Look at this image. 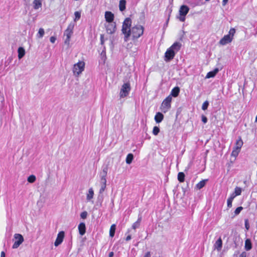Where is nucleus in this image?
<instances>
[{
    "label": "nucleus",
    "instance_id": "obj_23",
    "mask_svg": "<svg viewBox=\"0 0 257 257\" xmlns=\"http://www.w3.org/2000/svg\"><path fill=\"white\" fill-rule=\"evenodd\" d=\"M18 52L19 59L22 58L25 54V50L23 47H19L18 50Z\"/></svg>",
    "mask_w": 257,
    "mask_h": 257
},
{
    "label": "nucleus",
    "instance_id": "obj_38",
    "mask_svg": "<svg viewBox=\"0 0 257 257\" xmlns=\"http://www.w3.org/2000/svg\"><path fill=\"white\" fill-rule=\"evenodd\" d=\"M208 105H209L208 101H205V102H203V103L202 104V109L203 110H205L206 109H207Z\"/></svg>",
    "mask_w": 257,
    "mask_h": 257
},
{
    "label": "nucleus",
    "instance_id": "obj_36",
    "mask_svg": "<svg viewBox=\"0 0 257 257\" xmlns=\"http://www.w3.org/2000/svg\"><path fill=\"white\" fill-rule=\"evenodd\" d=\"M241 193V189L240 188H239V187H236L235 188V191H234V193L236 196H238V195H240Z\"/></svg>",
    "mask_w": 257,
    "mask_h": 257
},
{
    "label": "nucleus",
    "instance_id": "obj_33",
    "mask_svg": "<svg viewBox=\"0 0 257 257\" xmlns=\"http://www.w3.org/2000/svg\"><path fill=\"white\" fill-rule=\"evenodd\" d=\"M45 32L43 28H40L37 34V37L39 38H42L44 35Z\"/></svg>",
    "mask_w": 257,
    "mask_h": 257
},
{
    "label": "nucleus",
    "instance_id": "obj_34",
    "mask_svg": "<svg viewBox=\"0 0 257 257\" xmlns=\"http://www.w3.org/2000/svg\"><path fill=\"white\" fill-rule=\"evenodd\" d=\"M74 15H75V18H74V20L75 22H76L77 21L79 20V19L80 18L81 13H80V12L77 11L74 13Z\"/></svg>",
    "mask_w": 257,
    "mask_h": 257
},
{
    "label": "nucleus",
    "instance_id": "obj_14",
    "mask_svg": "<svg viewBox=\"0 0 257 257\" xmlns=\"http://www.w3.org/2000/svg\"><path fill=\"white\" fill-rule=\"evenodd\" d=\"M105 19L108 23H112L114 20V15L111 12L107 11L105 13Z\"/></svg>",
    "mask_w": 257,
    "mask_h": 257
},
{
    "label": "nucleus",
    "instance_id": "obj_30",
    "mask_svg": "<svg viewBox=\"0 0 257 257\" xmlns=\"http://www.w3.org/2000/svg\"><path fill=\"white\" fill-rule=\"evenodd\" d=\"M178 179L180 182H183L185 180V174L183 172H179L178 174Z\"/></svg>",
    "mask_w": 257,
    "mask_h": 257
},
{
    "label": "nucleus",
    "instance_id": "obj_12",
    "mask_svg": "<svg viewBox=\"0 0 257 257\" xmlns=\"http://www.w3.org/2000/svg\"><path fill=\"white\" fill-rule=\"evenodd\" d=\"M232 40V38L231 36L229 35H225L220 40V44L222 45H225L230 42H231Z\"/></svg>",
    "mask_w": 257,
    "mask_h": 257
},
{
    "label": "nucleus",
    "instance_id": "obj_46",
    "mask_svg": "<svg viewBox=\"0 0 257 257\" xmlns=\"http://www.w3.org/2000/svg\"><path fill=\"white\" fill-rule=\"evenodd\" d=\"M56 37H53V36L51 37L50 38V41L52 43H54L55 41H56Z\"/></svg>",
    "mask_w": 257,
    "mask_h": 257
},
{
    "label": "nucleus",
    "instance_id": "obj_54",
    "mask_svg": "<svg viewBox=\"0 0 257 257\" xmlns=\"http://www.w3.org/2000/svg\"><path fill=\"white\" fill-rule=\"evenodd\" d=\"M228 1V0H223V1H222V5L223 6H225L226 4V3H227Z\"/></svg>",
    "mask_w": 257,
    "mask_h": 257
},
{
    "label": "nucleus",
    "instance_id": "obj_55",
    "mask_svg": "<svg viewBox=\"0 0 257 257\" xmlns=\"http://www.w3.org/2000/svg\"><path fill=\"white\" fill-rule=\"evenodd\" d=\"M1 257H5V253L4 251H2L1 253Z\"/></svg>",
    "mask_w": 257,
    "mask_h": 257
},
{
    "label": "nucleus",
    "instance_id": "obj_26",
    "mask_svg": "<svg viewBox=\"0 0 257 257\" xmlns=\"http://www.w3.org/2000/svg\"><path fill=\"white\" fill-rule=\"evenodd\" d=\"M141 220H142V217L140 216L139 217L137 221L133 223V224L132 225V228L134 229H136V228H139L140 225Z\"/></svg>",
    "mask_w": 257,
    "mask_h": 257
},
{
    "label": "nucleus",
    "instance_id": "obj_4",
    "mask_svg": "<svg viewBox=\"0 0 257 257\" xmlns=\"http://www.w3.org/2000/svg\"><path fill=\"white\" fill-rule=\"evenodd\" d=\"M172 96L171 95H169L163 101L161 104V110L164 113L168 111V110L171 108V103L172 101Z\"/></svg>",
    "mask_w": 257,
    "mask_h": 257
},
{
    "label": "nucleus",
    "instance_id": "obj_42",
    "mask_svg": "<svg viewBox=\"0 0 257 257\" xmlns=\"http://www.w3.org/2000/svg\"><path fill=\"white\" fill-rule=\"evenodd\" d=\"M87 212L86 211H83L80 214V217L82 219H85L87 216Z\"/></svg>",
    "mask_w": 257,
    "mask_h": 257
},
{
    "label": "nucleus",
    "instance_id": "obj_32",
    "mask_svg": "<svg viewBox=\"0 0 257 257\" xmlns=\"http://www.w3.org/2000/svg\"><path fill=\"white\" fill-rule=\"evenodd\" d=\"M36 180V178L35 175H31L28 178V181L29 183H34Z\"/></svg>",
    "mask_w": 257,
    "mask_h": 257
},
{
    "label": "nucleus",
    "instance_id": "obj_13",
    "mask_svg": "<svg viewBox=\"0 0 257 257\" xmlns=\"http://www.w3.org/2000/svg\"><path fill=\"white\" fill-rule=\"evenodd\" d=\"M106 178H100V188L99 190V194H102L106 188Z\"/></svg>",
    "mask_w": 257,
    "mask_h": 257
},
{
    "label": "nucleus",
    "instance_id": "obj_19",
    "mask_svg": "<svg viewBox=\"0 0 257 257\" xmlns=\"http://www.w3.org/2000/svg\"><path fill=\"white\" fill-rule=\"evenodd\" d=\"M180 92V88L179 87H174L171 92V94L170 95L173 97H177Z\"/></svg>",
    "mask_w": 257,
    "mask_h": 257
},
{
    "label": "nucleus",
    "instance_id": "obj_47",
    "mask_svg": "<svg viewBox=\"0 0 257 257\" xmlns=\"http://www.w3.org/2000/svg\"><path fill=\"white\" fill-rule=\"evenodd\" d=\"M100 42H101V45H103L104 43V36H103V35H100Z\"/></svg>",
    "mask_w": 257,
    "mask_h": 257
},
{
    "label": "nucleus",
    "instance_id": "obj_44",
    "mask_svg": "<svg viewBox=\"0 0 257 257\" xmlns=\"http://www.w3.org/2000/svg\"><path fill=\"white\" fill-rule=\"evenodd\" d=\"M202 121L204 123H206L207 121V118L205 116L202 115L201 116Z\"/></svg>",
    "mask_w": 257,
    "mask_h": 257
},
{
    "label": "nucleus",
    "instance_id": "obj_51",
    "mask_svg": "<svg viewBox=\"0 0 257 257\" xmlns=\"http://www.w3.org/2000/svg\"><path fill=\"white\" fill-rule=\"evenodd\" d=\"M218 71H219L218 69L216 68L213 71H212V72L214 73L215 75H216L217 73V72H218Z\"/></svg>",
    "mask_w": 257,
    "mask_h": 257
},
{
    "label": "nucleus",
    "instance_id": "obj_3",
    "mask_svg": "<svg viewBox=\"0 0 257 257\" xmlns=\"http://www.w3.org/2000/svg\"><path fill=\"white\" fill-rule=\"evenodd\" d=\"M75 26L74 22H71L68 25L67 29L64 32V35L66 36V39L65 40V43L68 45L69 44L70 38L73 34V30Z\"/></svg>",
    "mask_w": 257,
    "mask_h": 257
},
{
    "label": "nucleus",
    "instance_id": "obj_27",
    "mask_svg": "<svg viewBox=\"0 0 257 257\" xmlns=\"http://www.w3.org/2000/svg\"><path fill=\"white\" fill-rule=\"evenodd\" d=\"M134 159V155L132 154H128L126 158V163L127 164H130L132 163L133 160Z\"/></svg>",
    "mask_w": 257,
    "mask_h": 257
},
{
    "label": "nucleus",
    "instance_id": "obj_37",
    "mask_svg": "<svg viewBox=\"0 0 257 257\" xmlns=\"http://www.w3.org/2000/svg\"><path fill=\"white\" fill-rule=\"evenodd\" d=\"M242 209L243 207L241 206L237 207L234 211V215H238Z\"/></svg>",
    "mask_w": 257,
    "mask_h": 257
},
{
    "label": "nucleus",
    "instance_id": "obj_28",
    "mask_svg": "<svg viewBox=\"0 0 257 257\" xmlns=\"http://www.w3.org/2000/svg\"><path fill=\"white\" fill-rule=\"evenodd\" d=\"M116 226L114 224L111 225L110 230H109V235L110 237H112L114 235L115 231Z\"/></svg>",
    "mask_w": 257,
    "mask_h": 257
},
{
    "label": "nucleus",
    "instance_id": "obj_5",
    "mask_svg": "<svg viewBox=\"0 0 257 257\" xmlns=\"http://www.w3.org/2000/svg\"><path fill=\"white\" fill-rule=\"evenodd\" d=\"M189 11V8L188 6L185 5L181 6L179 10L180 16L178 17V19H179V20L181 22H184L185 20V16L188 13Z\"/></svg>",
    "mask_w": 257,
    "mask_h": 257
},
{
    "label": "nucleus",
    "instance_id": "obj_22",
    "mask_svg": "<svg viewBox=\"0 0 257 257\" xmlns=\"http://www.w3.org/2000/svg\"><path fill=\"white\" fill-rule=\"evenodd\" d=\"M244 248L246 250H249L252 248V244L251 241L249 239H247L245 241V246Z\"/></svg>",
    "mask_w": 257,
    "mask_h": 257
},
{
    "label": "nucleus",
    "instance_id": "obj_25",
    "mask_svg": "<svg viewBox=\"0 0 257 257\" xmlns=\"http://www.w3.org/2000/svg\"><path fill=\"white\" fill-rule=\"evenodd\" d=\"M126 1L120 0L119 3V9L121 12L123 11L125 9Z\"/></svg>",
    "mask_w": 257,
    "mask_h": 257
},
{
    "label": "nucleus",
    "instance_id": "obj_8",
    "mask_svg": "<svg viewBox=\"0 0 257 257\" xmlns=\"http://www.w3.org/2000/svg\"><path fill=\"white\" fill-rule=\"evenodd\" d=\"M15 242L13 245V248H17L24 241V237L19 233L14 235Z\"/></svg>",
    "mask_w": 257,
    "mask_h": 257
},
{
    "label": "nucleus",
    "instance_id": "obj_11",
    "mask_svg": "<svg viewBox=\"0 0 257 257\" xmlns=\"http://www.w3.org/2000/svg\"><path fill=\"white\" fill-rule=\"evenodd\" d=\"M106 29L107 33L110 34L114 33L116 29L115 23H109V24L106 26Z\"/></svg>",
    "mask_w": 257,
    "mask_h": 257
},
{
    "label": "nucleus",
    "instance_id": "obj_21",
    "mask_svg": "<svg viewBox=\"0 0 257 257\" xmlns=\"http://www.w3.org/2000/svg\"><path fill=\"white\" fill-rule=\"evenodd\" d=\"M243 142L241 138H239L237 140H236L234 148L240 151Z\"/></svg>",
    "mask_w": 257,
    "mask_h": 257
},
{
    "label": "nucleus",
    "instance_id": "obj_49",
    "mask_svg": "<svg viewBox=\"0 0 257 257\" xmlns=\"http://www.w3.org/2000/svg\"><path fill=\"white\" fill-rule=\"evenodd\" d=\"M239 257H246V253L245 251L242 252L239 255Z\"/></svg>",
    "mask_w": 257,
    "mask_h": 257
},
{
    "label": "nucleus",
    "instance_id": "obj_45",
    "mask_svg": "<svg viewBox=\"0 0 257 257\" xmlns=\"http://www.w3.org/2000/svg\"><path fill=\"white\" fill-rule=\"evenodd\" d=\"M245 228L247 229V230H248L249 229V223H248V220L247 219H246L245 220Z\"/></svg>",
    "mask_w": 257,
    "mask_h": 257
},
{
    "label": "nucleus",
    "instance_id": "obj_53",
    "mask_svg": "<svg viewBox=\"0 0 257 257\" xmlns=\"http://www.w3.org/2000/svg\"><path fill=\"white\" fill-rule=\"evenodd\" d=\"M113 252L112 251H111L109 253V254H108V257H112L113 256Z\"/></svg>",
    "mask_w": 257,
    "mask_h": 257
},
{
    "label": "nucleus",
    "instance_id": "obj_6",
    "mask_svg": "<svg viewBox=\"0 0 257 257\" xmlns=\"http://www.w3.org/2000/svg\"><path fill=\"white\" fill-rule=\"evenodd\" d=\"M84 65L83 62H79L75 64L73 69L74 74L78 76L84 70Z\"/></svg>",
    "mask_w": 257,
    "mask_h": 257
},
{
    "label": "nucleus",
    "instance_id": "obj_15",
    "mask_svg": "<svg viewBox=\"0 0 257 257\" xmlns=\"http://www.w3.org/2000/svg\"><path fill=\"white\" fill-rule=\"evenodd\" d=\"M181 44L179 42H175L174 43L170 48L173 50V51L176 54L177 53L180 49L181 47Z\"/></svg>",
    "mask_w": 257,
    "mask_h": 257
},
{
    "label": "nucleus",
    "instance_id": "obj_10",
    "mask_svg": "<svg viewBox=\"0 0 257 257\" xmlns=\"http://www.w3.org/2000/svg\"><path fill=\"white\" fill-rule=\"evenodd\" d=\"M64 236V231H61L58 233V234H57L56 239L54 242V245L55 246H58V245L62 243V242L63 241Z\"/></svg>",
    "mask_w": 257,
    "mask_h": 257
},
{
    "label": "nucleus",
    "instance_id": "obj_43",
    "mask_svg": "<svg viewBox=\"0 0 257 257\" xmlns=\"http://www.w3.org/2000/svg\"><path fill=\"white\" fill-rule=\"evenodd\" d=\"M232 201H233L232 200L228 198L227 203V207L228 208L231 207Z\"/></svg>",
    "mask_w": 257,
    "mask_h": 257
},
{
    "label": "nucleus",
    "instance_id": "obj_1",
    "mask_svg": "<svg viewBox=\"0 0 257 257\" xmlns=\"http://www.w3.org/2000/svg\"><path fill=\"white\" fill-rule=\"evenodd\" d=\"M131 25L132 20L130 18L125 19L122 23L121 31L122 34L124 35V40L125 42H127L128 40V38L131 36Z\"/></svg>",
    "mask_w": 257,
    "mask_h": 257
},
{
    "label": "nucleus",
    "instance_id": "obj_2",
    "mask_svg": "<svg viewBox=\"0 0 257 257\" xmlns=\"http://www.w3.org/2000/svg\"><path fill=\"white\" fill-rule=\"evenodd\" d=\"M144 31V28L142 26L136 25L131 29V36L133 39H138L143 34Z\"/></svg>",
    "mask_w": 257,
    "mask_h": 257
},
{
    "label": "nucleus",
    "instance_id": "obj_9",
    "mask_svg": "<svg viewBox=\"0 0 257 257\" xmlns=\"http://www.w3.org/2000/svg\"><path fill=\"white\" fill-rule=\"evenodd\" d=\"M175 53L170 48L167 49L165 54V58L164 60L166 62H168L172 60L175 55Z\"/></svg>",
    "mask_w": 257,
    "mask_h": 257
},
{
    "label": "nucleus",
    "instance_id": "obj_48",
    "mask_svg": "<svg viewBox=\"0 0 257 257\" xmlns=\"http://www.w3.org/2000/svg\"><path fill=\"white\" fill-rule=\"evenodd\" d=\"M236 196V195L233 193H232L230 196L228 198L230 199L233 200V199Z\"/></svg>",
    "mask_w": 257,
    "mask_h": 257
},
{
    "label": "nucleus",
    "instance_id": "obj_17",
    "mask_svg": "<svg viewBox=\"0 0 257 257\" xmlns=\"http://www.w3.org/2000/svg\"><path fill=\"white\" fill-rule=\"evenodd\" d=\"M222 246V241L221 238L220 237L216 241L214 246L215 248L217 249V250L219 251L221 249Z\"/></svg>",
    "mask_w": 257,
    "mask_h": 257
},
{
    "label": "nucleus",
    "instance_id": "obj_56",
    "mask_svg": "<svg viewBox=\"0 0 257 257\" xmlns=\"http://www.w3.org/2000/svg\"><path fill=\"white\" fill-rule=\"evenodd\" d=\"M256 34H257V31H256L255 33H254V36H256Z\"/></svg>",
    "mask_w": 257,
    "mask_h": 257
},
{
    "label": "nucleus",
    "instance_id": "obj_16",
    "mask_svg": "<svg viewBox=\"0 0 257 257\" xmlns=\"http://www.w3.org/2000/svg\"><path fill=\"white\" fill-rule=\"evenodd\" d=\"M78 229L79 234L83 235L85 234L86 231V227L84 223L81 222L78 225Z\"/></svg>",
    "mask_w": 257,
    "mask_h": 257
},
{
    "label": "nucleus",
    "instance_id": "obj_20",
    "mask_svg": "<svg viewBox=\"0 0 257 257\" xmlns=\"http://www.w3.org/2000/svg\"><path fill=\"white\" fill-rule=\"evenodd\" d=\"M33 4L35 10L39 9L42 6V2L40 0H34L33 2Z\"/></svg>",
    "mask_w": 257,
    "mask_h": 257
},
{
    "label": "nucleus",
    "instance_id": "obj_24",
    "mask_svg": "<svg viewBox=\"0 0 257 257\" xmlns=\"http://www.w3.org/2000/svg\"><path fill=\"white\" fill-rule=\"evenodd\" d=\"M207 181V179H205L200 181L198 184H196V188L198 189H202L203 187H204Z\"/></svg>",
    "mask_w": 257,
    "mask_h": 257
},
{
    "label": "nucleus",
    "instance_id": "obj_31",
    "mask_svg": "<svg viewBox=\"0 0 257 257\" xmlns=\"http://www.w3.org/2000/svg\"><path fill=\"white\" fill-rule=\"evenodd\" d=\"M107 172V167H104L100 173V178H106Z\"/></svg>",
    "mask_w": 257,
    "mask_h": 257
},
{
    "label": "nucleus",
    "instance_id": "obj_52",
    "mask_svg": "<svg viewBox=\"0 0 257 257\" xmlns=\"http://www.w3.org/2000/svg\"><path fill=\"white\" fill-rule=\"evenodd\" d=\"M131 235H128L126 237L125 240H126V241H128V240H131Z\"/></svg>",
    "mask_w": 257,
    "mask_h": 257
},
{
    "label": "nucleus",
    "instance_id": "obj_50",
    "mask_svg": "<svg viewBox=\"0 0 257 257\" xmlns=\"http://www.w3.org/2000/svg\"><path fill=\"white\" fill-rule=\"evenodd\" d=\"M151 252L150 251H148L147 253H146L144 257H151Z\"/></svg>",
    "mask_w": 257,
    "mask_h": 257
},
{
    "label": "nucleus",
    "instance_id": "obj_39",
    "mask_svg": "<svg viewBox=\"0 0 257 257\" xmlns=\"http://www.w3.org/2000/svg\"><path fill=\"white\" fill-rule=\"evenodd\" d=\"M239 151V150H236V149L234 148L233 150L231 153V156L236 157L238 155Z\"/></svg>",
    "mask_w": 257,
    "mask_h": 257
},
{
    "label": "nucleus",
    "instance_id": "obj_40",
    "mask_svg": "<svg viewBox=\"0 0 257 257\" xmlns=\"http://www.w3.org/2000/svg\"><path fill=\"white\" fill-rule=\"evenodd\" d=\"M215 76V75L214 74V73L212 71H210L207 74V75L206 76V78H212V77H214Z\"/></svg>",
    "mask_w": 257,
    "mask_h": 257
},
{
    "label": "nucleus",
    "instance_id": "obj_7",
    "mask_svg": "<svg viewBox=\"0 0 257 257\" xmlns=\"http://www.w3.org/2000/svg\"><path fill=\"white\" fill-rule=\"evenodd\" d=\"M131 90V86L129 83H125L122 86L120 89L119 95L120 97H124L126 96Z\"/></svg>",
    "mask_w": 257,
    "mask_h": 257
},
{
    "label": "nucleus",
    "instance_id": "obj_29",
    "mask_svg": "<svg viewBox=\"0 0 257 257\" xmlns=\"http://www.w3.org/2000/svg\"><path fill=\"white\" fill-rule=\"evenodd\" d=\"M94 192L92 188H90L88 191V193L87 194V200H90L93 197Z\"/></svg>",
    "mask_w": 257,
    "mask_h": 257
},
{
    "label": "nucleus",
    "instance_id": "obj_18",
    "mask_svg": "<svg viewBox=\"0 0 257 257\" xmlns=\"http://www.w3.org/2000/svg\"><path fill=\"white\" fill-rule=\"evenodd\" d=\"M164 118L163 114L161 112H157L155 116V120L157 123L161 122Z\"/></svg>",
    "mask_w": 257,
    "mask_h": 257
},
{
    "label": "nucleus",
    "instance_id": "obj_35",
    "mask_svg": "<svg viewBox=\"0 0 257 257\" xmlns=\"http://www.w3.org/2000/svg\"><path fill=\"white\" fill-rule=\"evenodd\" d=\"M159 132H160V128H159V127H158L157 126H155L154 127L153 130V134L155 136L158 135V134H159Z\"/></svg>",
    "mask_w": 257,
    "mask_h": 257
},
{
    "label": "nucleus",
    "instance_id": "obj_41",
    "mask_svg": "<svg viewBox=\"0 0 257 257\" xmlns=\"http://www.w3.org/2000/svg\"><path fill=\"white\" fill-rule=\"evenodd\" d=\"M235 29L231 28V29H230L229 32V34H228V35H229L230 36H231L232 38H233V36L234 34H235Z\"/></svg>",
    "mask_w": 257,
    "mask_h": 257
}]
</instances>
